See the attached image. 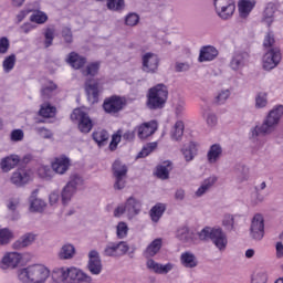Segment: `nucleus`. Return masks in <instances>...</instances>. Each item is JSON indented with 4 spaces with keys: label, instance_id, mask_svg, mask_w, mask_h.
Listing matches in <instances>:
<instances>
[{
    "label": "nucleus",
    "instance_id": "nucleus-1",
    "mask_svg": "<svg viewBox=\"0 0 283 283\" xmlns=\"http://www.w3.org/2000/svg\"><path fill=\"white\" fill-rule=\"evenodd\" d=\"M53 283H92V276L77 268H56L51 274Z\"/></svg>",
    "mask_w": 283,
    "mask_h": 283
},
{
    "label": "nucleus",
    "instance_id": "nucleus-2",
    "mask_svg": "<svg viewBox=\"0 0 283 283\" xmlns=\"http://www.w3.org/2000/svg\"><path fill=\"white\" fill-rule=\"evenodd\" d=\"M50 277V269L43 264H33L21 269L18 280L22 283H44Z\"/></svg>",
    "mask_w": 283,
    "mask_h": 283
},
{
    "label": "nucleus",
    "instance_id": "nucleus-3",
    "mask_svg": "<svg viewBox=\"0 0 283 283\" xmlns=\"http://www.w3.org/2000/svg\"><path fill=\"white\" fill-rule=\"evenodd\" d=\"M283 116V106H277L270 111L269 115L264 119L261 126H255L251 129V136L258 138V136H266L275 132L277 125H280V118Z\"/></svg>",
    "mask_w": 283,
    "mask_h": 283
},
{
    "label": "nucleus",
    "instance_id": "nucleus-4",
    "mask_svg": "<svg viewBox=\"0 0 283 283\" xmlns=\"http://www.w3.org/2000/svg\"><path fill=\"white\" fill-rule=\"evenodd\" d=\"M199 240L202 242H209V240L214 244L216 249L221 253L227 251V247L229 245V239L227 237V232L222 230V228H211L206 227L199 233Z\"/></svg>",
    "mask_w": 283,
    "mask_h": 283
},
{
    "label": "nucleus",
    "instance_id": "nucleus-5",
    "mask_svg": "<svg viewBox=\"0 0 283 283\" xmlns=\"http://www.w3.org/2000/svg\"><path fill=\"white\" fill-rule=\"evenodd\" d=\"M146 98L148 109H164L169 98V88L164 83H159L148 90Z\"/></svg>",
    "mask_w": 283,
    "mask_h": 283
},
{
    "label": "nucleus",
    "instance_id": "nucleus-6",
    "mask_svg": "<svg viewBox=\"0 0 283 283\" xmlns=\"http://www.w3.org/2000/svg\"><path fill=\"white\" fill-rule=\"evenodd\" d=\"M84 182L85 180L80 174H72L61 193L62 205H67L74 197V193L83 188Z\"/></svg>",
    "mask_w": 283,
    "mask_h": 283
},
{
    "label": "nucleus",
    "instance_id": "nucleus-7",
    "mask_svg": "<svg viewBox=\"0 0 283 283\" xmlns=\"http://www.w3.org/2000/svg\"><path fill=\"white\" fill-rule=\"evenodd\" d=\"M112 171L115 179L114 189L120 191L127 187V174L129 167H127L120 159H116L112 165Z\"/></svg>",
    "mask_w": 283,
    "mask_h": 283
},
{
    "label": "nucleus",
    "instance_id": "nucleus-8",
    "mask_svg": "<svg viewBox=\"0 0 283 283\" xmlns=\"http://www.w3.org/2000/svg\"><path fill=\"white\" fill-rule=\"evenodd\" d=\"M71 120H73V123H77V127L82 134H90L94 127L90 115L81 108H75L71 114Z\"/></svg>",
    "mask_w": 283,
    "mask_h": 283
},
{
    "label": "nucleus",
    "instance_id": "nucleus-9",
    "mask_svg": "<svg viewBox=\"0 0 283 283\" xmlns=\"http://www.w3.org/2000/svg\"><path fill=\"white\" fill-rule=\"evenodd\" d=\"M216 12L220 19L227 21L235 12V2L233 0H213Z\"/></svg>",
    "mask_w": 283,
    "mask_h": 283
},
{
    "label": "nucleus",
    "instance_id": "nucleus-10",
    "mask_svg": "<svg viewBox=\"0 0 283 283\" xmlns=\"http://www.w3.org/2000/svg\"><path fill=\"white\" fill-rule=\"evenodd\" d=\"M159 65L160 57H158V54L147 52L144 55H142V70L146 74H156V72H158Z\"/></svg>",
    "mask_w": 283,
    "mask_h": 283
},
{
    "label": "nucleus",
    "instance_id": "nucleus-11",
    "mask_svg": "<svg viewBox=\"0 0 283 283\" xmlns=\"http://www.w3.org/2000/svg\"><path fill=\"white\" fill-rule=\"evenodd\" d=\"M280 61H282V52L280 49L268 50L262 60L263 70H265V72L275 70V66L280 65Z\"/></svg>",
    "mask_w": 283,
    "mask_h": 283
},
{
    "label": "nucleus",
    "instance_id": "nucleus-12",
    "mask_svg": "<svg viewBox=\"0 0 283 283\" xmlns=\"http://www.w3.org/2000/svg\"><path fill=\"white\" fill-rule=\"evenodd\" d=\"M85 92L91 103H98V96L103 94V83L98 80H86Z\"/></svg>",
    "mask_w": 283,
    "mask_h": 283
},
{
    "label": "nucleus",
    "instance_id": "nucleus-13",
    "mask_svg": "<svg viewBox=\"0 0 283 283\" xmlns=\"http://www.w3.org/2000/svg\"><path fill=\"white\" fill-rule=\"evenodd\" d=\"M250 235L252 240H262L264 238V217L260 213L254 214L250 226Z\"/></svg>",
    "mask_w": 283,
    "mask_h": 283
},
{
    "label": "nucleus",
    "instance_id": "nucleus-14",
    "mask_svg": "<svg viewBox=\"0 0 283 283\" xmlns=\"http://www.w3.org/2000/svg\"><path fill=\"white\" fill-rule=\"evenodd\" d=\"M23 256L19 252H7L0 261V269L8 271V269H17L21 264Z\"/></svg>",
    "mask_w": 283,
    "mask_h": 283
},
{
    "label": "nucleus",
    "instance_id": "nucleus-15",
    "mask_svg": "<svg viewBox=\"0 0 283 283\" xmlns=\"http://www.w3.org/2000/svg\"><path fill=\"white\" fill-rule=\"evenodd\" d=\"M127 107V99L118 95H113L107 98V114L116 115Z\"/></svg>",
    "mask_w": 283,
    "mask_h": 283
},
{
    "label": "nucleus",
    "instance_id": "nucleus-16",
    "mask_svg": "<svg viewBox=\"0 0 283 283\" xmlns=\"http://www.w3.org/2000/svg\"><path fill=\"white\" fill-rule=\"evenodd\" d=\"M30 180H32V171L25 168H18L11 176V182L15 185V187H23V185H28Z\"/></svg>",
    "mask_w": 283,
    "mask_h": 283
},
{
    "label": "nucleus",
    "instance_id": "nucleus-17",
    "mask_svg": "<svg viewBox=\"0 0 283 283\" xmlns=\"http://www.w3.org/2000/svg\"><path fill=\"white\" fill-rule=\"evenodd\" d=\"M146 269L151 273H156L157 275H167L169 271L174 270L172 263L161 264L156 262L154 259H147L146 261Z\"/></svg>",
    "mask_w": 283,
    "mask_h": 283
},
{
    "label": "nucleus",
    "instance_id": "nucleus-18",
    "mask_svg": "<svg viewBox=\"0 0 283 283\" xmlns=\"http://www.w3.org/2000/svg\"><path fill=\"white\" fill-rule=\"evenodd\" d=\"M87 269L92 275H101L103 271V264L101 263V256L96 250H92L88 253V264Z\"/></svg>",
    "mask_w": 283,
    "mask_h": 283
},
{
    "label": "nucleus",
    "instance_id": "nucleus-19",
    "mask_svg": "<svg viewBox=\"0 0 283 283\" xmlns=\"http://www.w3.org/2000/svg\"><path fill=\"white\" fill-rule=\"evenodd\" d=\"M247 61H249V53L235 52L230 61V69L233 72H238L247 66Z\"/></svg>",
    "mask_w": 283,
    "mask_h": 283
},
{
    "label": "nucleus",
    "instance_id": "nucleus-20",
    "mask_svg": "<svg viewBox=\"0 0 283 283\" xmlns=\"http://www.w3.org/2000/svg\"><path fill=\"white\" fill-rule=\"evenodd\" d=\"M129 251V244L125 241H119L117 243H112L107 248V255L111 258H120Z\"/></svg>",
    "mask_w": 283,
    "mask_h": 283
},
{
    "label": "nucleus",
    "instance_id": "nucleus-21",
    "mask_svg": "<svg viewBox=\"0 0 283 283\" xmlns=\"http://www.w3.org/2000/svg\"><path fill=\"white\" fill-rule=\"evenodd\" d=\"M218 49L216 46L207 45L202 46L199 52V63H207L209 61H216L218 59Z\"/></svg>",
    "mask_w": 283,
    "mask_h": 283
},
{
    "label": "nucleus",
    "instance_id": "nucleus-22",
    "mask_svg": "<svg viewBox=\"0 0 283 283\" xmlns=\"http://www.w3.org/2000/svg\"><path fill=\"white\" fill-rule=\"evenodd\" d=\"M156 129H158V124L154 120L142 124L138 127V138L145 140V138H149V136H154L156 134Z\"/></svg>",
    "mask_w": 283,
    "mask_h": 283
},
{
    "label": "nucleus",
    "instance_id": "nucleus-23",
    "mask_svg": "<svg viewBox=\"0 0 283 283\" xmlns=\"http://www.w3.org/2000/svg\"><path fill=\"white\" fill-rule=\"evenodd\" d=\"M160 249H163V239L157 238L153 240L144 250V258L146 259L156 258V255L160 253Z\"/></svg>",
    "mask_w": 283,
    "mask_h": 283
},
{
    "label": "nucleus",
    "instance_id": "nucleus-24",
    "mask_svg": "<svg viewBox=\"0 0 283 283\" xmlns=\"http://www.w3.org/2000/svg\"><path fill=\"white\" fill-rule=\"evenodd\" d=\"M52 169L55 174L63 176L70 169V158L65 156L56 157L52 163Z\"/></svg>",
    "mask_w": 283,
    "mask_h": 283
},
{
    "label": "nucleus",
    "instance_id": "nucleus-25",
    "mask_svg": "<svg viewBox=\"0 0 283 283\" xmlns=\"http://www.w3.org/2000/svg\"><path fill=\"white\" fill-rule=\"evenodd\" d=\"M125 207H126V213L128 214V217L134 218L135 216H138V213H140L143 203H140V200L134 197H129L126 200Z\"/></svg>",
    "mask_w": 283,
    "mask_h": 283
},
{
    "label": "nucleus",
    "instance_id": "nucleus-26",
    "mask_svg": "<svg viewBox=\"0 0 283 283\" xmlns=\"http://www.w3.org/2000/svg\"><path fill=\"white\" fill-rule=\"evenodd\" d=\"M220 158H222V146H220V144L211 145L207 153V160L209 165H216Z\"/></svg>",
    "mask_w": 283,
    "mask_h": 283
},
{
    "label": "nucleus",
    "instance_id": "nucleus-27",
    "mask_svg": "<svg viewBox=\"0 0 283 283\" xmlns=\"http://www.w3.org/2000/svg\"><path fill=\"white\" fill-rule=\"evenodd\" d=\"M181 154L186 160V163H191L196 156H198V145L193 142L184 145L181 148Z\"/></svg>",
    "mask_w": 283,
    "mask_h": 283
},
{
    "label": "nucleus",
    "instance_id": "nucleus-28",
    "mask_svg": "<svg viewBox=\"0 0 283 283\" xmlns=\"http://www.w3.org/2000/svg\"><path fill=\"white\" fill-rule=\"evenodd\" d=\"M258 1L255 0H240L239 1V14L241 19H247L249 14L253 11V8H255Z\"/></svg>",
    "mask_w": 283,
    "mask_h": 283
},
{
    "label": "nucleus",
    "instance_id": "nucleus-29",
    "mask_svg": "<svg viewBox=\"0 0 283 283\" xmlns=\"http://www.w3.org/2000/svg\"><path fill=\"white\" fill-rule=\"evenodd\" d=\"M19 163H21V158H19L18 155H10L1 160L0 167L2 171L8 172L12 171V169H14Z\"/></svg>",
    "mask_w": 283,
    "mask_h": 283
},
{
    "label": "nucleus",
    "instance_id": "nucleus-30",
    "mask_svg": "<svg viewBox=\"0 0 283 283\" xmlns=\"http://www.w3.org/2000/svg\"><path fill=\"white\" fill-rule=\"evenodd\" d=\"M217 182H218V177H216V176H211V177L205 179L202 181L201 186L195 192V196L197 198H202V196H205V193H207L211 189V187H213V185H216Z\"/></svg>",
    "mask_w": 283,
    "mask_h": 283
},
{
    "label": "nucleus",
    "instance_id": "nucleus-31",
    "mask_svg": "<svg viewBox=\"0 0 283 283\" xmlns=\"http://www.w3.org/2000/svg\"><path fill=\"white\" fill-rule=\"evenodd\" d=\"M67 63L73 70H81V67L87 63V59L78 55L76 52H71L67 57Z\"/></svg>",
    "mask_w": 283,
    "mask_h": 283
},
{
    "label": "nucleus",
    "instance_id": "nucleus-32",
    "mask_svg": "<svg viewBox=\"0 0 283 283\" xmlns=\"http://www.w3.org/2000/svg\"><path fill=\"white\" fill-rule=\"evenodd\" d=\"M57 255L60 260H72L76 255V248L72 243H65Z\"/></svg>",
    "mask_w": 283,
    "mask_h": 283
},
{
    "label": "nucleus",
    "instance_id": "nucleus-33",
    "mask_svg": "<svg viewBox=\"0 0 283 283\" xmlns=\"http://www.w3.org/2000/svg\"><path fill=\"white\" fill-rule=\"evenodd\" d=\"M180 262L186 269H196L198 266V259L191 252H184L180 256Z\"/></svg>",
    "mask_w": 283,
    "mask_h": 283
},
{
    "label": "nucleus",
    "instance_id": "nucleus-34",
    "mask_svg": "<svg viewBox=\"0 0 283 283\" xmlns=\"http://www.w3.org/2000/svg\"><path fill=\"white\" fill-rule=\"evenodd\" d=\"M36 193H39V190H34L30 197V209L31 211L41 212L45 209V201L36 198Z\"/></svg>",
    "mask_w": 283,
    "mask_h": 283
},
{
    "label": "nucleus",
    "instance_id": "nucleus-35",
    "mask_svg": "<svg viewBox=\"0 0 283 283\" xmlns=\"http://www.w3.org/2000/svg\"><path fill=\"white\" fill-rule=\"evenodd\" d=\"M171 161H165L164 165L157 166L156 176L160 180H169V172L171 171Z\"/></svg>",
    "mask_w": 283,
    "mask_h": 283
},
{
    "label": "nucleus",
    "instance_id": "nucleus-36",
    "mask_svg": "<svg viewBox=\"0 0 283 283\" xmlns=\"http://www.w3.org/2000/svg\"><path fill=\"white\" fill-rule=\"evenodd\" d=\"M167 211V206L165 203H156L151 209H150V218L153 222H158L160 218H163V214Z\"/></svg>",
    "mask_w": 283,
    "mask_h": 283
},
{
    "label": "nucleus",
    "instance_id": "nucleus-37",
    "mask_svg": "<svg viewBox=\"0 0 283 283\" xmlns=\"http://www.w3.org/2000/svg\"><path fill=\"white\" fill-rule=\"evenodd\" d=\"M34 242V234L28 233L24 234L20 240L13 243V249H23L30 247Z\"/></svg>",
    "mask_w": 283,
    "mask_h": 283
},
{
    "label": "nucleus",
    "instance_id": "nucleus-38",
    "mask_svg": "<svg viewBox=\"0 0 283 283\" xmlns=\"http://www.w3.org/2000/svg\"><path fill=\"white\" fill-rule=\"evenodd\" d=\"M185 134V123L182 120L176 122L174 129L171 132L172 140H182V136Z\"/></svg>",
    "mask_w": 283,
    "mask_h": 283
},
{
    "label": "nucleus",
    "instance_id": "nucleus-39",
    "mask_svg": "<svg viewBox=\"0 0 283 283\" xmlns=\"http://www.w3.org/2000/svg\"><path fill=\"white\" fill-rule=\"evenodd\" d=\"M177 238L181 242H192L193 241V233L189 231V228L181 227L177 230Z\"/></svg>",
    "mask_w": 283,
    "mask_h": 283
},
{
    "label": "nucleus",
    "instance_id": "nucleus-40",
    "mask_svg": "<svg viewBox=\"0 0 283 283\" xmlns=\"http://www.w3.org/2000/svg\"><path fill=\"white\" fill-rule=\"evenodd\" d=\"M39 114L43 118H54V116L56 115V107H53L50 104H42Z\"/></svg>",
    "mask_w": 283,
    "mask_h": 283
},
{
    "label": "nucleus",
    "instance_id": "nucleus-41",
    "mask_svg": "<svg viewBox=\"0 0 283 283\" xmlns=\"http://www.w3.org/2000/svg\"><path fill=\"white\" fill-rule=\"evenodd\" d=\"M14 65H17V55L11 54L7 56L2 62L3 72H6V74H9V72H12L14 70Z\"/></svg>",
    "mask_w": 283,
    "mask_h": 283
},
{
    "label": "nucleus",
    "instance_id": "nucleus-42",
    "mask_svg": "<svg viewBox=\"0 0 283 283\" xmlns=\"http://www.w3.org/2000/svg\"><path fill=\"white\" fill-rule=\"evenodd\" d=\"M122 139H123L122 130H117L115 134H113L111 143L108 145L109 151H116V149H118V145L120 144Z\"/></svg>",
    "mask_w": 283,
    "mask_h": 283
},
{
    "label": "nucleus",
    "instance_id": "nucleus-43",
    "mask_svg": "<svg viewBox=\"0 0 283 283\" xmlns=\"http://www.w3.org/2000/svg\"><path fill=\"white\" fill-rule=\"evenodd\" d=\"M101 70V62H92L83 71L84 76H96Z\"/></svg>",
    "mask_w": 283,
    "mask_h": 283
},
{
    "label": "nucleus",
    "instance_id": "nucleus-44",
    "mask_svg": "<svg viewBox=\"0 0 283 283\" xmlns=\"http://www.w3.org/2000/svg\"><path fill=\"white\" fill-rule=\"evenodd\" d=\"M263 48L264 50H273V49H279L275 46V35L273 32H268L264 36L263 40Z\"/></svg>",
    "mask_w": 283,
    "mask_h": 283
},
{
    "label": "nucleus",
    "instance_id": "nucleus-45",
    "mask_svg": "<svg viewBox=\"0 0 283 283\" xmlns=\"http://www.w3.org/2000/svg\"><path fill=\"white\" fill-rule=\"evenodd\" d=\"M231 96V90L227 88L221 92L214 97V104L216 105H224L227 101H229V97Z\"/></svg>",
    "mask_w": 283,
    "mask_h": 283
},
{
    "label": "nucleus",
    "instance_id": "nucleus-46",
    "mask_svg": "<svg viewBox=\"0 0 283 283\" xmlns=\"http://www.w3.org/2000/svg\"><path fill=\"white\" fill-rule=\"evenodd\" d=\"M12 231H10V229H0V247H6V244H10V240H12Z\"/></svg>",
    "mask_w": 283,
    "mask_h": 283
},
{
    "label": "nucleus",
    "instance_id": "nucleus-47",
    "mask_svg": "<svg viewBox=\"0 0 283 283\" xmlns=\"http://www.w3.org/2000/svg\"><path fill=\"white\" fill-rule=\"evenodd\" d=\"M140 22V15L138 13L130 12L125 17V25L134 28Z\"/></svg>",
    "mask_w": 283,
    "mask_h": 283
},
{
    "label": "nucleus",
    "instance_id": "nucleus-48",
    "mask_svg": "<svg viewBox=\"0 0 283 283\" xmlns=\"http://www.w3.org/2000/svg\"><path fill=\"white\" fill-rule=\"evenodd\" d=\"M107 9L120 12V10H125V0H108Z\"/></svg>",
    "mask_w": 283,
    "mask_h": 283
},
{
    "label": "nucleus",
    "instance_id": "nucleus-49",
    "mask_svg": "<svg viewBox=\"0 0 283 283\" xmlns=\"http://www.w3.org/2000/svg\"><path fill=\"white\" fill-rule=\"evenodd\" d=\"M156 147H158L156 142L147 144V146H145L142 151L138 153L137 158H147V156H149L151 151L156 149Z\"/></svg>",
    "mask_w": 283,
    "mask_h": 283
},
{
    "label": "nucleus",
    "instance_id": "nucleus-50",
    "mask_svg": "<svg viewBox=\"0 0 283 283\" xmlns=\"http://www.w3.org/2000/svg\"><path fill=\"white\" fill-rule=\"evenodd\" d=\"M93 140L101 147L107 142V132L101 130L93 133Z\"/></svg>",
    "mask_w": 283,
    "mask_h": 283
},
{
    "label": "nucleus",
    "instance_id": "nucleus-51",
    "mask_svg": "<svg viewBox=\"0 0 283 283\" xmlns=\"http://www.w3.org/2000/svg\"><path fill=\"white\" fill-rule=\"evenodd\" d=\"M116 233L119 240H123V238H127V233H129V227H127V223L119 222L116 227Z\"/></svg>",
    "mask_w": 283,
    "mask_h": 283
},
{
    "label": "nucleus",
    "instance_id": "nucleus-52",
    "mask_svg": "<svg viewBox=\"0 0 283 283\" xmlns=\"http://www.w3.org/2000/svg\"><path fill=\"white\" fill-rule=\"evenodd\" d=\"M235 224V219H233L232 214H226L222 220V226L227 229V231H233Z\"/></svg>",
    "mask_w": 283,
    "mask_h": 283
},
{
    "label": "nucleus",
    "instance_id": "nucleus-53",
    "mask_svg": "<svg viewBox=\"0 0 283 283\" xmlns=\"http://www.w3.org/2000/svg\"><path fill=\"white\" fill-rule=\"evenodd\" d=\"M54 90H56V84H54V82H49V84L41 91L42 98H50Z\"/></svg>",
    "mask_w": 283,
    "mask_h": 283
},
{
    "label": "nucleus",
    "instance_id": "nucleus-54",
    "mask_svg": "<svg viewBox=\"0 0 283 283\" xmlns=\"http://www.w3.org/2000/svg\"><path fill=\"white\" fill-rule=\"evenodd\" d=\"M30 21H32V23H45V21H48V14L41 12V11H38L36 13H33L31 17H30Z\"/></svg>",
    "mask_w": 283,
    "mask_h": 283
},
{
    "label": "nucleus",
    "instance_id": "nucleus-55",
    "mask_svg": "<svg viewBox=\"0 0 283 283\" xmlns=\"http://www.w3.org/2000/svg\"><path fill=\"white\" fill-rule=\"evenodd\" d=\"M269 101L266 99V93H259L255 97V107L256 109H262L268 105Z\"/></svg>",
    "mask_w": 283,
    "mask_h": 283
},
{
    "label": "nucleus",
    "instance_id": "nucleus-56",
    "mask_svg": "<svg viewBox=\"0 0 283 283\" xmlns=\"http://www.w3.org/2000/svg\"><path fill=\"white\" fill-rule=\"evenodd\" d=\"M44 46L45 48H50V45H52L53 41H54V29H46L45 33H44Z\"/></svg>",
    "mask_w": 283,
    "mask_h": 283
},
{
    "label": "nucleus",
    "instance_id": "nucleus-57",
    "mask_svg": "<svg viewBox=\"0 0 283 283\" xmlns=\"http://www.w3.org/2000/svg\"><path fill=\"white\" fill-rule=\"evenodd\" d=\"M10 50V40L8 38L2 36L0 38V54H8Z\"/></svg>",
    "mask_w": 283,
    "mask_h": 283
},
{
    "label": "nucleus",
    "instance_id": "nucleus-58",
    "mask_svg": "<svg viewBox=\"0 0 283 283\" xmlns=\"http://www.w3.org/2000/svg\"><path fill=\"white\" fill-rule=\"evenodd\" d=\"M191 70V65L189 62H176L175 63V72H189Z\"/></svg>",
    "mask_w": 283,
    "mask_h": 283
},
{
    "label": "nucleus",
    "instance_id": "nucleus-59",
    "mask_svg": "<svg viewBox=\"0 0 283 283\" xmlns=\"http://www.w3.org/2000/svg\"><path fill=\"white\" fill-rule=\"evenodd\" d=\"M24 134L21 129H14L11 132V140L13 143H19L23 140Z\"/></svg>",
    "mask_w": 283,
    "mask_h": 283
},
{
    "label": "nucleus",
    "instance_id": "nucleus-60",
    "mask_svg": "<svg viewBox=\"0 0 283 283\" xmlns=\"http://www.w3.org/2000/svg\"><path fill=\"white\" fill-rule=\"evenodd\" d=\"M36 134H39L42 138H52V132L45 127H36Z\"/></svg>",
    "mask_w": 283,
    "mask_h": 283
},
{
    "label": "nucleus",
    "instance_id": "nucleus-61",
    "mask_svg": "<svg viewBox=\"0 0 283 283\" xmlns=\"http://www.w3.org/2000/svg\"><path fill=\"white\" fill-rule=\"evenodd\" d=\"M266 280H269L266 273L260 272L254 277H252V283H266Z\"/></svg>",
    "mask_w": 283,
    "mask_h": 283
},
{
    "label": "nucleus",
    "instance_id": "nucleus-62",
    "mask_svg": "<svg viewBox=\"0 0 283 283\" xmlns=\"http://www.w3.org/2000/svg\"><path fill=\"white\" fill-rule=\"evenodd\" d=\"M207 124L209 127H216L218 125V117L213 113H209L207 116Z\"/></svg>",
    "mask_w": 283,
    "mask_h": 283
},
{
    "label": "nucleus",
    "instance_id": "nucleus-63",
    "mask_svg": "<svg viewBox=\"0 0 283 283\" xmlns=\"http://www.w3.org/2000/svg\"><path fill=\"white\" fill-rule=\"evenodd\" d=\"M182 112H185V102L180 101L175 107V114L177 117H180L182 116Z\"/></svg>",
    "mask_w": 283,
    "mask_h": 283
},
{
    "label": "nucleus",
    "instance_id": "nucleus-64",
    "mask_svg": "<svg viewBox=\"0 0 283 283\" xmlns=\"http://www.w3.org/2000/svg\"><path fill=\"white\" fill-rule=\"evenodd\" d=\"M185 189L179 188L175 191V200H177V202H182V200H185Z\"/></svg>",
    "mask_w": 283,
    "mask_h": 283
}]
</instances>
